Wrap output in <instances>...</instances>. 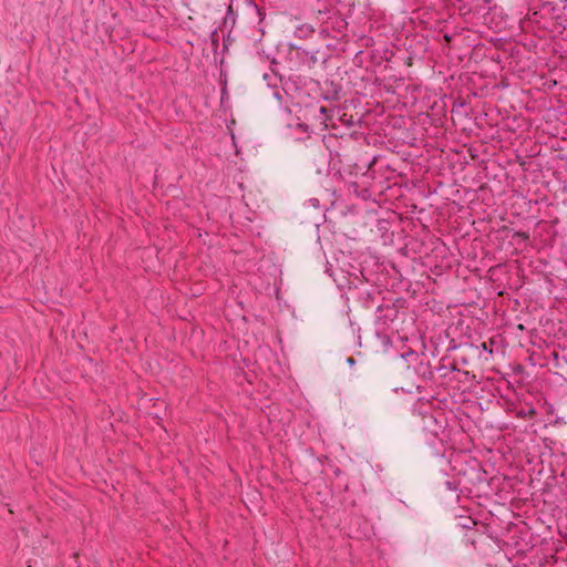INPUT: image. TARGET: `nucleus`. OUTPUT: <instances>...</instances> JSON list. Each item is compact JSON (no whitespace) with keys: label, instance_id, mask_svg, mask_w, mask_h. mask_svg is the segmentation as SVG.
<instances>
[{"label":"nucleus","instance_id":"7ed1b4c3","mask_svg":"<svg viewBox=\"0 0 567 567\" xmlns=\"http://www.w3.org/2000/svg\"><path fill=\"white\" fill-rule=\"evenodd\" d=\"M347 362H348L350 365H353V364L355 363V360H354V358L349 357V358L347 359Z\"/></svg>","mask_w":567,"mask_h":567},{"label":"nucleus","instance_id":"f03ea898","mask_svg":"<svg viewBox=\"0 0 567 567\" xmlns=\"http://www.w3.org/2000/svg\"><path fill=\"white\" fill-rule=\"evenodd\" d=\"M514 237H518V238H520V239H523V240L528 239V235H527L526 233H524V231H516V233L514 234Z\"/></svg>","mask_w":567,"mask_h":567},{"label":"nucleus","instance_id":"f257e3e1","mask_svg":"<svg viewBox=\"0 0 567 567\" xmlns=\"http://www.w3.org/2000/svg\"><path fill=\"white\" fill-rule=\"evenodd\" d=\"M339 2V0H317V13L319 16L328 14Z\"/></svg>","mask_w":567,"mask_h":567},{"label":"nucleus","instance_id":"39448f33","mask_svg":"<svg viewBox=\"0 0 567 567\" xmlns=\"http://www.w3.org/2000/svg\"><path fill=\"white\" fill-rule=\"evenodd\" d=\"M483 349L487 350L486 343H483Z\"/></svg>","mask_w":567,"mask_h":567},{"label":"nucleus","instance_id":"20e7f679","mask_svg":"<svg viewBox=\"0 0 567 567\" xmlns=\"http://www.w3.org/2000/svg\"><path fill=\"white\" fill-rule=\"evenodd\" d=\"M326 111H327V109H326L324 106H321V107H320V112H321V113H326Z\"/></svg>","mask_w":567,"mask_h":567}]
</instances>
